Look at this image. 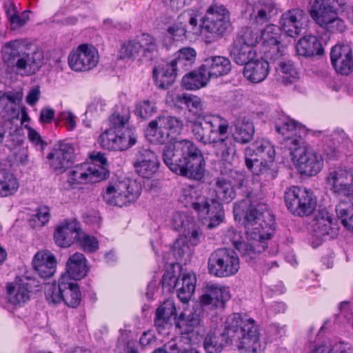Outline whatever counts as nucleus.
I'll return each mask as SVG.
<instances>
[{
	"label": "nucleus",
	"mask_w": 353,
	"mask_h": 353,
	"mask_svg": "<svg viewBox=\"0 0 353 353\" xmlns=\"http://www.w3.org/2000/svg\"><path fill=\"white\" fill-rule=\"evenodd\" d=\"M214 145L218 146L221 150V174L226 175L233 179L238 188H244L242 190V194L247 189L261 190V192H262L261 184H259L256 188L247 187V180L244 172L234 169V161L236 155V145L231 137L226 134L222 137L219 140V143Z\"/></svg>",
	"instance_id": "1a4fd4ad"
},
{
	"label": "nucleus",
	"mask_w": 353,
	"mask_h": 353,
	"mask_svg": "<svg viewBox=\"0 0 353 353\" xmlns=\"http://www.w3.org/2000/svg\"><path fill=\"white\" fill-rule=\"evenodd\" d=\"M305 12L299 8L292 9L283 13L280 19V25L283 31L291 37L301 34Z\"/></svg>",
	"instance_id": "a878e982"
},
{
	"label": "nucleus",
	"mask_w": 353,
	"mask_h": 353,
	"mask_svg": "<svg viewBox=\"0 0 353 353\" xmlns=\"http://www.w3.org/2000/svg\"><path fill=\"white\" fill-rule=\"evenodd\" d=\"M240 239V233L233 228H228L225 233V240H228L236 249L239 246L237 244L243 242Z\"/></svg>",
	"instance_id": "774afa93"
},
{
	"label": "nucleus",
	"mask_w": 353,
	"mask_h": 353,
	"mask_svg": "<svg viewBox=\"0 0 353 353\" xmlns=\"http://www.w3.org/2000/svg\"><path fill=\"white\" fill-rule=\"evenodd\" d=\"M97 50L86 43L79 46L76 50L70 52L68 61L70 68L74 71H88L94 68L98 61Z\"/></svg>",
	"instance_id": "2eb2a0df"
},
{
	"label": "nucleus",
	"mask_w": 353,
	"mask_h": 353,
	"mask_svg": "<svg viewBox=\"0 0 353 353\" xmlns=\"http://www.w3.org/2000/svg\"><path fill=\"white\" fill-rule=\"evenodd\" d=\"M231 67L230 61L222 56L210 57L201 65V69L205 72L209 79L228 74Z\"/></svg>",
	"instance_id": "c756f323"
},
{
	"label": "nucleus",
	"mask_w": 353,
	"mask_h": 353,
	"mask_svg": "<svg viewBox=\"0 0 353 353\" xmlns=\"http://www.w3.org/2000/svg\"><path fill=\"white\" fill-rule=\"evenodd\" d=\"M231 27L229 11L223 6L212 4L208 8L202 20V28L210 34L212 41L224 37Z\"/></svg>",
	"instance_id": "f8f14e48"
},
{
	"label": "nucleus",
	"mask_w": 353,
	"mask_h": 353,
	"mask_svg": "<svg viewBox=\"0 0 353 353\" xmlns=\"http://www.w3.org/2000/svg\"><path fill=\"white\" fill-rule=\"evenodd\" d=\"M67 276H61L58 283H54L48 284L45 288L46 299L49 303L57 304L62 301L63 295V288H65V281Z\"/></svg>",
	"instance_id": "a18cd8bd"
},
{
	"label": "nucleus",
	"mask_w": 353,
	"mask_h": 353,
	"mask_svg": "<svg viewBox=\"0 0 353 353\" xmlns=\"http://www.w3.org/2000/svg\"><path fill=\"white\" fill-rule=\"evenodd\" d=\"M231 180L234 181L231 177L222 174L215 179L216 197L214 199L199 195L194 189L184 192L186 204H189L196 212L208 228H216L223 221L224 210L221 202L229 203L236 197Z\"/></svg>",
	"instance_id": "7ed1b4c3"
},
{
	"label": "nucleus",
	"mask_w": 353,
	"mask_h": 353,
	"mask_svg": "<svg viewBox=\"0 0 353 353\" xmlns=\"http://www.w3.org/2000/svg\"><path fill=\"white\" fill-rule=\"evenodd\" d=\"M275 158L274 146L268 140L256 141L245 150L246 159H255L263 162L274 161Z\"/></svg>",
	"instance_id": "7c9ffc66"
},
{
	"label": "nucleus",
	"mask_w": 353,
	"mask_h": 353,
	"mask_svg": "<svg viewBox=\"0 0 353 353\" xmlns=\"http://www.w3.org/2000/svg\"><path fill=\"white\" fill-rule=\"evenodd\" d=\"M284 199L288 210L293 215L299 217L312 214L317 205L313 192L300 186L290 187L285 191Z\"/></svg>",
	"instance_id": "9d476101"
},
{
	"label": "nucleus",
	"mask_w": 353,
	"mask_h": 353,
	"mask_svg": "<svg viewBox=\"0 0 353 353\" xmlns=\"http://www.w3.org/2000/svg\"><path fill=\"white\" fill-rule=\"evenodd\" d=\"M28 138L30 141L40 150H43L47 145V143L42 139L40 134L32 128H30L28 130Z\"/></svg>",
	"instance_id": "338daca9"
},
{
	"label": "nucleus",
	"mask_w": 353,
	"mask_h": 353,
	"mask_svg": "<svg viewBox=\"0 0 353 353\" xmlns=\"http://www.w3.org/2000/svg\"><path fill=\"white\" fill-rule=\"evenodd\" d=\"M137 41L140 45L141 57L152 61L159 55V46L155 37L148 33L137 35Z\"/></svg>",
	"instance_id": "58836bf2"
},
{
	"label": "nucleus",
	"mask_w": 353,
	"mask_h": 353,
	"mask_svg": "<svg viewBox=\"0 0 353 353\" xmlns=\"http://www.w3.org/2000/svg\"><path fill=\"white\" fill-rule=\"evenodd\" d=\"M325 23L320 27L330 32H342L346 28L345 21L338 17L336 10H334V16L326 19Z\"/></svg>",
	"instance_id": "864d4df0"
},
{
	"label": "nucleus",
	"mask_w": 353,
	"mask_h": 353,
	"mask_svg": "<svg viewBox=\"0 0 353 353\" xmlns=\"http://www.w3.org/2000/svg\"><path fill=\"white\" fill-rule=\"evenodd\" d=\"M202 313L203 311L200 307H197L188 314L181 312L178 316L174 318L176 332L180 334H188L192 332L201 323Z\"/></svg>",
	"instance_id": "c85d7f7f"
},
{
	"label": "nucleus",
	"mask_w": 353,
	"mask_h": 353,
	"mask_svg": "<svg viewBox=\"0 0 353 353\" xmlns=\"http://www.w3.org/2000/svg\"><path fill=\"white\" fill-rule=\"evenodd\" d=\"M335 211L338 218L347 229V224L350 223L352 214H353V204L341 201L336 205Z\"/></svg>",
	"instance_id": "603ef678"
},
{
	"label": "nucleus",
	"mask_w": 353,
	"mask_h": 353,
	"mask_svg": "<svg viewBox=\"0 0 353 353\" xmlns=\"http://www.w3.org/2000/svg\"><path fill=\"white\" fill-rule=\"evenodd\" d=\"M157 112V108L149 100H143L136 105L135 114L146 120Z\"/></svg>",
	"instance_id": "4d7b16f0"
},
{
	"label": "nucleus",
	"mask_w": 353,
	"mask_h": 353,
	"mask_svg": "<svg viewBox=\"0 0 353 353\" xmlns=\"http://www.w3.org/2000/svg\"><path fill=\"white\" fill-rule=\"evenodd\" d=\"M161 285L163 290L172 292L174 289L177 290L178 286L181 285L179 276L173 271H166L161 279Z\"/></svg>",
	"instance_id": "bf43d9fd"
},
{
	"label": "nucleus",
	"mask_w": 353,
	"mask_h": 353,
	"mask_svg": "<svg viewBox=\"0 0 353 353\" xmlns=\"http://www.w3.org/2000/svg\"><path fill=\"white\" fill-rule=\"evenodd\" d=\"M229 123L218 114H204L198 117L191 125L194 138L204 145L219 143L220 139L228 134Z\"/></svg>",
	"instance_id": "0eeeda50"
},
{
	"label": "nucleus",
	"mask_w": 353,
	"mask_h": 353,
	"mask_svg": "<svg viewBox=\"0 0 353 353\" xmlns=\"http://www.w3.org/2000/svg\"><path fill=\"white\" fill-rule=\"evenodd\" d=\"M129 112L125 114L114 112L109 117V128L100 134L98 142L101 148L108 150L123 151L134 145L137 137L128 127Z\"/></svg>",
	"instance_id": "423d86ee"
},
{
	"label": "nucleus",
	"mask_w": 353,
	"mask_h": 353,
	"mask_svg": "<svg viewBox=\"0 0 353 353\" xmlns=\"http://www.w3.org/2000/svg\"><path fill=\"white\" fill-rule=\"evenodd\" d=\"M141 189L135 181H117L107 187L103 198L110 205L122 207L134 202L141 194Z\"/></svg>",
	"instance_id": "4468645a"
},
{
	"label": "nucleus",
	"mask_w": 353,
	"mask_h": 353,
	"mask_svg": "<svg viewBox=\"0 0 353 353\" xmlns=\"http://www.w3.org/2000/svg\"><path fill=\"white\" fill-rule=\"evenodd\" d=\"M332 220V216L326 210L317 211L310 222L313 236L320 240L334 238L337 232L336 228L333 227Z\"/></svg>",
	"instance_id": "f3484780"
},
{
	"label": "nucleus",
	"mask_w": 353,
	"mask_h": 353,
	"mask_svg": "<svg viewBox=\"0 0 353 353\" xmlns=\"http://www.w3.org/2000/svg\"><path fill=\"white\" fill-rule=\"evenodd\" d=\"M74 148L72 143L59 141L48 154L50 165L54 171L63 172L71 166L73 162Z\"/></svg>",
	"instance_id": "dca6fc26"
},
{
	"label": "nucleus",
	"mask_w": 353,
	"mask_h": 353,
	"mask_svg": "<svg viewBox=\"0 0 353 353\" xmlns=\"http://www.w3.org/2000/svg\"><path fill=\"white\" fill-rule=\"evenodd\" d=\"M254 134L253 123L249 121H239L235 125L233 133V139L240 143L245 144L250 142Z\"/></svg>",
	"instance_id": "c03bdc74"
},
{
	"label": "nucleus",
	"mask_w": 353,
	"mask_h": 353,
	"mask_svg": "<svg viewBox=\"0 0 353 353\" xmlns=\"http://www.w3.org/2000/svg\"><path fill=\"white\" fill-rule=\"evenodd\" d=\"M88 183H97L107 179L109 172L103 166L91 165L89 164L88 171Z\"/></svg>",
	"instance_id": "052dcab7"
},
{
	"label": "nucleus",
	"mask_w": 353,
	"mask_h": 353,
	"mask_svg": "<svg viewBox=\"0 0 353 353\" xmlns=\"http://www.w3.org/2000/svg\"><path fill=\"white\" fill-rule=\"evenodd\" d=\"M245 197L235 203L233 208L234 219L241 222L245 229L248 241L237 244L241 257L253 266L258 256L268 248L275 229L274 216L267 204L262 201L264 194L261 190L247 189Z\"/></svg>",
	"instance_id": "f257e3e1"
},
{
	"label": "nucleus",
	"mask_w": 353,
	"mask_h": 353,
	"mask_svg": "<svg viewBox=\"0 0 353 353\" xmlns=\"http://www.w3.org/2000/svg\"><path fill=\"white\" fill-rule=\"evenodd\" d=\"M121 59H135L138 57H141L140 51V45L137 41V36L134 39L124 42L119 50Z\"/></svg>",
	"instance_id": "09e8293b"
},
{
	"label": "nucleus",
	"mask_w": 353,
	"mask_h": 353,
	"mask_svg": "<svg viewBox=\"0 0 353 353\" xmlns=\"http://www.w3.org/2000/svg\"><path fill=\"white\" fill-rule=\"evenodd\" d=\"M256 51L253 48L243 45L241 41H234L230 48V56L238 65H245L255 58Z\"/></svg>",
	"instance_id": "4c0bfd02"
},
{
	"label": "nucleus",
	"mask_w": 353,
	"mask_h": 353,
	"mask_svg": "<svg viewBox=\"0 0 353 353\" xmlns=\"http://www.w3.org/2000/svg\"><path fill=\"white\" fill-rule=\"evenodd\" d=\"M250 23L252 25H268L271 18L277 14V8L274 0H260L252 8Z\"/></svg>",
	"instance_id": "b1692460"
},
{
	"label": "nucleus",
	"mask_w": 353,
	"mask_h": 353,
	"mask_svg": "<svg viewBox=\"0 0 353 353\" xmlns=\"http://www.w3.org/2000/svg\"><path fill=\"white\" fill-rule=\"evenodd\" d=\"M153 78L157 86L161 89H168L174 82L172 76L168 77L157 71L155 68L153 70Z\"/></svg>",
	"instance_id": "0e129e2a"
},
{
	"label": "nucleus",
	"mask_w": 353,
	"mask_h": 353,
	"mask_svg": "<svg viewBox=\"0 0 353 353\" xmlns=\"http://www.w3.org/2000/svg\"><path fill=\"white\" fill-rule=\"evenodd\" d=\"M325 23L320 27L330 32H342L346 28L345 21L338 17L336 10H334V16L326 19Z\"/></svg>",
	"instance_id": "5fc2aeb1"
},
{
	"label": "nucleus",
	"mask_w": 353,
	"mask_h": 353,
	"mask_svg": "<svg viewBox=\"0 0 353 353\" xmlns=\"http://www.w3.org/2000/svg\"><path fill=\"white\" fill-rule=\"evenodd\" d=\"M81 224L76 220H65L55 228L54 241L61 248H69L76 243Z\"/></svg>",
	"instance_id": "412c9836"
},
{
	"label": "nucleus",
	"mask_w": 353,
	"mask_h": 353,
	"mask_svg": "<svg viewBox=\"0 0 353 353\" xmlns=\"http://www.w3.org/2000/svg\"><path fill=\"white\" fill-rule=\"evenodd\" d=\"M332 191L339 195L348 196L353 190V174L341 168L330 170L327 178Z\"/></svg>",
	"instance_id": "6ab92c4d"
},
{
	"label": "nucleus",
	"mask_w": 353,
	"mask_h": 353,
	"mask_svg": "<svg viewBox=\"0 0 353 353\" xmlns=\"http://www.w3.org/2000/svg\"><path fill=\"white\" fill-rule=\"evenodd\" d=\"M230 297L229 288L218 284L208 285L201 297V303L211 309L223 308Z\"/></svg>",
	"instance_id": "4be33fe9"
},
{
	"label": "nucleus",
	"mask_w": 353,
	"mask_h": 353,
	"mask_svg": "<svg viewBox=\"0 0 353 353\" xmlns=\"http://www.w3.org/2000/svg\"><path fill=\"white\" fill-rule=\"evenodd\" d=\"M174 101L179 107L184 105L190 112L199 117L203 116L202 111L205 109L204 103L198 96L183 93L178 94L174 99Z\"/></svg>",
	"instance_id": "ea45409f"
},
{
	"label": "nucleus",
	"mask_w": 353,
	"mask_h": 353,
	"mask_svg": "<svg viewBox=\"0 0 353 353\" xmlns=\"http://www.w3.org/2000/svg\"><path fill=\"white\" fill-rule=\"evenodd\" d=\"M66 270L74 280L85 277L88 272L87 259L83 254L76 252L71 255L66 263Z\"/></svg>",
	"instance_id": "c9c22d12"
},
{
	"label": "nucleus",
	"mask_w": 353,
	"mask_h": 353,
	"mask_svg": "<svg viewBox=\"0 0 353 353\" xmlns=\"http://www.w3.org/2000/svg\"><path fill=\"white\" fill-rule=\"evenodd\" d=\"M27 276L17 277L14 283H9L6 286L8 299L13 305H20L30 299L31 288Z\"/></svg>",
	"instance_id": "393cba45"
},
{
	"label": "nucleus",
	"mask_w": 353,
	"mask_h": 353,
	"mask_svg": "<svg viewBox=\"0 0 353 353\" xmlns=\"http://www.w3.org/2000/svg\"><path fill=\"white\" fill-rule=\"evenodd\" d=\"M279 28L278 26L269 23L261 31V41L263 45L271 46L277 48L279 43Z\"/></svg>",
	"instance_id": "8fccbe9b"
},
{
	"label": "nucleus",
	"mask_w": 353,
	"mask_h": 353,
	"mask_svg": "<svg viewBox=\"0 0 353 353\" xmlns=\"http://www.w3.org/2000/svg\"><path fill=\"white\" fill-rule=\"evenodd\" d=\"M261 33L246 28L242 31L240 37L235 41H241V43L253 48L261 41Z\"/></svg>",
	"instance_id": "13d9d810"
},
{
	"label": "nucleus",
	"mask_w": 353,
	"mask_h": 353,
	"mask_svg": "<svg viewBox=\"0 0 353 353\" xmlns=\"http://www.w3.org/2000/svg\"><path fill=\"white\" fill-rule=\"evenodd\" d=\"M32 266L40 277L50 278L56 271L57 260L50 252H37L33 258Z\"/></svg>",
	"instance_id": "cd10ccee"
},
{
	"label": "nucleus",
	"mask_w": 353,
	"mask_h": 353,
	"mask_svg": "<svg viewBox=\"0 0 353 353\" xmlns=\"http://www.w3.org/2000/svg\"><path fill=\"white\" fill-rule=\"evenodd\" d=\"M181 285L177 288L178 297L183 303L189 301L195 290L196 276L194 274L187 273L179 276Z\"/></svg>",
	"instance_id": "79ce46f5"
},
{
	"label": "nucleus",
	"mask_w": 353,
	"mask_h": 353,
	"mask_svg": "<svg viewBox=\"0 0 353 353\" xmlns=\"http://www.w3.org/2000/svg\"><path fill=\"white\" fill-rule=\"evenodd\" d=\"M160 163L156 154L150 149H137L133 161L136 172L143 178L149 179L157 171Z\"/></svg>",
	"instance_id": "a211bd4d"
},
{
	"label": "nucleus",
	"mask_w": 353,
	"mask_h": 353,
	"mask_svg": "<svg viewBox=\"0 0 353 353\" xmlns=\"http://www.w3.org/2000/svg\"><path fill=\"white\" fill-rule=\"evenodd\" d=\"M65 288H63V295L62 301L68 307L75 308L80 305L81 301V294L79 287L77 283L65 281Z\"/></svg>",
	"instance_id": "37998d69"
},
{
	"label": "nucleus",
	"mask_w": 353,
	"mask_h": 353,
	"mask_svg": "<svg viewBox=\"0 0 353 353\" xmlns=\"http://www.w3.org/2000/svg\"><path fill=\"white\" fill-rule=\"evenodd\" d=\"M18 187L17 180L12 173L0 170V194L2 196H6L13 194Z\"/></svg>",
	"instance_id": "49530a36"
},
{
	"label": "nucleus",
	"mask_w": 353,
	"mask_h": 353,
	"mask_svg": "<svg viewBox=\"0 0 353 353\" xmlns=\"http://www.w3.org/2000/svg\"><path fill=\"white\" fill-rule=\"evenodd\" d=\"M50 217L49 208L46 205L40 206L32 216L31 221H34L39 226H43L49 221Z\"/></svg>",
	"instance_id": "680f3d73"
},
{
	"label": "nucleus",
	"mask_w": 353,
	"mask_h": 353,
	"mask_svg": "<svg viewBox=\"0 0 353 353\" xmlns=\"http://www.w3.org/2000/svg\"><path fill=\"white\" fill-rule=\"evenodd\" d=\"M76 243L85 252H94L99 248V241L93 236L86 234L80 228Z\"/></svg>",
	"instance_id": "3c124183"
},
{
	"label": "nucleus",
	"mask_w": 353,
	"mask_h": 353,
	"mask_svg": "<svg viewBox=\"0 0 353 353\" xmlns=\"http://www.w3.org/2000/svg\"><path fill=\"white\" fill-rule=\"evenodd\" d=\"M270 72L269 62L263 59H252L248 62L243 68V76L253 83H261L264 81Z\"/></svg>",
	"instance_id": "2f4dec72"
},
{
	"label": "nucleus",
	"mask_w": 353,
	"mask_h": 353,
	"mask_svg": "<svg viewBox=\"0 0 353 353\" xmlns=\"http://www.w3.org/2000/svg\"><path fill=\"white\" fill-rule=\"evenodd\" d=\"M198 25L196 16L190 10L181 13L175 23L168 28V33L174 40L185 39L187 33H194Z\"/></svg>",
	"instance_id": "5701e85b"
},
{
	"label": "nucleus",
	"mask_w": 353,
	"mask_h": 353,
	"mask_svg": "<svg viewBox=\"0 0 353 353\" xmlns=\"http://www.w3.org/2000/svg\"><path fill=\"white\" fill-rule=\"evenodd\" d=\"M335 10L334 6L325 0H310L309 2L310 15L319 26L325 24V20L334 16Z\"/></svg>",
	"instance_id": "72a5a7b5"
},
{
	"label": "nucleus",
	"mask_w": 353,
	"mask_h": 353,
	"mask_svg": "<svg viewBox=\"0 0 353 353\" xmlns=\"http://www.w3.org/2000/svg\"><path fill=\"white\" fill-rule=\"evenodd\" d=\"M1 53L6 71L10 73L30 76L39 71L43 65V52L38 50L30 52L18 39L4 43Z\"/></svg>",
	"instance_id": "39448f33"
},
{
	"label": "nucleus",
	"mask_w": 353,
	"mask_h": 353,
	"mask_svg": "<svg viewBox=\"0 0 353 353\" xmlns=\"http://www.w3.org/2000/svg\"><path fill=\"white\" fill-rule=\"evenodd\" d=\"M163 161L174 173L195 181L203 179L205 161L201 151L191 141L182 139L166 145Z\"/></svg>",
	"instance_id": "20e7f679"
},
{
	"label": "nucleus",
	"mask_w": 353,
	"mask_h": 353,
	"mask_svg": "<svg viewBox=\"0 0 353 353\" xmlns=\"http://www.w3.org/2000/svg\"><path fill=\"white\" fill-rule=\"evenodd\" d=\"M288 144L295 165L303 175L315 176L323 168V159L314 149L296 138L288 137Z\"/></svg>",
	"instance_id": "6e6552de"
},
{
	"label": "nucleus",
	"mask_w": 353,
	"mask_h": 353,
	"mask_svg": "<svg viewBox=\"0 0 353 353\" xmlns=\"http://www.w3.org/2000/svg\"><path fill=\"white\" fill-rule=\"evenodd\" d=\"M176 317V310L174 303L167 300L161 304L155 312L154 325L159 333L164 332L172 327V319Z\"/></svg>",
	"instance_id": "bb28decb"
},
{
	"label": "nucleus",
	"mask_w": 353,
	"mask_h": 353,
	"mask_svg": "<svg viewBox=\"0 0 353 353\" xmlns=\"http://www.w3.org/2000/svg\"><path fill=\"white\" fill-rule=\"evenodd\" d=\"M246 167L261 181L268 182L277 176V169L274 161L263 162L256 159H246Z\"/></svg>",
	"instance_id": "473e14b6"
},
{
	"label": "nucleus",
	"mask_w": 353,
	"mask_h": 353,
	"mask_svg": "<svg viewBox=\"0 0 353 353\" xmlns=\"http://www.w3.org/2000/svg\"><path fill=\"white\" fill-rule=\"evenodd\" d=\"M189 245L183 239H177L173 245L172 252L175 256L182 258L189 252Z\"/></svg>",
	"instance_id": "69168bd1"
},
{
	"label": "nucleus",
	"mask_w": 353,
	"mask_h": 353,
	"mask_svg": "<svg viewBox=\"0 0 353 353\" xmlns=\"http://www.w3.org/2000/svg\"><path fill=\"white\" fill-rule=\"evenodd\" d=\"M196 52L190 47L182 48L175 52L170 61L171 66L176 68L180 72L188 70L192 68L196 59Z\"/></svg>",
	"instance_id": "e433bc0d"
},
{
	"label": "nucleus",
	"mask_w": 353,
	"mask_h": 353,
	"mask_svg": "<svg viewBox=\"0 0 353 353\" xmlns=\"http://www.w3.org/2000/svg\"><path fill=\"white\" fill-rule=\"evenodd\" d=\"M235 343L239 350L248 353L263 350L256 322L246 314L233 313L228 316L221 332L208 334L203 341L206 353H220L228 343Z\"/></svg>",
	"instance_id": "f03ea898"
},
{
	"label": "nucleus",
	"mask_w": 353,
	"mask_h": 353,
	"mask_svg": "<svg viewBox=\"0 0 353 353\" xmlns=\"http://www.w3.org/2000/svg\"><path fill=\"white\" fill-rule=\"evenodd\" d=\"M88 171H89V164L82 163L76 166L70 174V179L73 183H88Z\"/></svg>",
	"instance_id": "6e6d98bb"
},
{
	"label": "nucleus",
	"mask_w": 353,
	"mask_h": 353,
	"mask_svg": "<svg viewBox=\"0 0 353 353\" xmlns=\"http://www.w3.org/2000/svg\"><path fill=\"white\" fill-rule=\"evenodd\" d=\"M210 79L205 72L201 69L187 73L182 79V85L186 90H198L205 86Z\"/></svg>",
	"instance_id": "a19ab883"
},
{
	"label": "nucleus",
	"mask_w": 353,
	"mask_h": 353,
	"mask_svg": "<svg viewBox=\"0 0 353 353\" xmlns=\"http://www.w3.org/2000/svg\"><path fill=\"white\" fill-rule=\"evenodd\" d=\"M297 54L305 57H311L323 54L321 41L316 36L306 35L301 38L296 45Z\"/></svg>",
	"instance_id": "f704fd0d"
},
{
	"label": "nucleus",
	"mask_w": 353,
	"mask_h": 353,
	"mask_svg": "<svg viewBox=\"0 0 353 353\" xmlns=\"http://www.w3.org/2000/svg\"><path fill=\"white\" fill-rule=\"evenodd\" d=\"M208 268L209 273L215 276H230L239 271V259L233 250L216 249L208 259Z\"/></svg>",
	"instance_id": "ddd939ff"
},
{
	"label": "nucleus",
	"mask_w": 353,
	"mask_h": 353,
	"mask_svg": "<svg viewBox=\"0 0 353 353\" xmlns=\"http://www.w3.org/2000/svg\"><path fill=\"white\" fill-rule=\"evenodd\" d=\"M300 124L293 119L284 118L281 123H276L275 129L277 132L285 135L287 132H292L296 130Z\"/></svg>",
	"instance_id": "e2e57ef3"
},
{
	"label": "nucleus",
	"mask_w": 353,
	"mask_h": 353,
	"mask_svg": "<svg viewBox=\"0 0 353 353\" xmlns=\"http://www.w3.org/2000/svg\"><path fill=\"white\" fill-rule=\"evenodd\" d=\"M182 128L183 122L179 118L169 114H161L148 123L146 135L151 141L164 144L172 140L174 136L179 134Z\"/></svg>",
	"instance_id": "9b49d317"
},
{
	"label": "nucleus",
	"mask_w": 353,
	"mask_h": 353,
	"mask_svg": "<svg viewBox=\"0 0 353 353\" xmlns=\"http://www.w3.org/2000/svg\"><path fill=\"white\" fill-rule=\"evenodd\" d=\"M330 60L336 72L348 75L353 70V56L348 45H335L330 52Z\"/></svg>",
	"instance_id": "aec40b11"
},
{
	"label": "nucleus",
	"mask_w": 353,
	"mask_h": 353,
	"mask_svg": "<svg viewBox=\"0 0 353 353\" xmlns=\"http://www.w3.org/2000/svg\"><path fill=\"white\" fill-rule=\"evenodd\" d=\"M279 73H281V81L287 85L292 83L298 78V70L294 62L291 60L281 61L277 68Z\"/></svg>",
	"instance_id": "de8ad7c7"
}]
</instances>
